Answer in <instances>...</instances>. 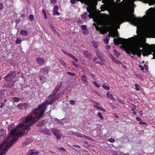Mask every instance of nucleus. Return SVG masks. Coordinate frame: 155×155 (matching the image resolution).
<instances>
[{
    "mask_svg": "<svg viewBox=\"0 0 155 155\" xmlns=\"http://www.w3.org/2000/svg\"><path fill=\"white\" fill-rule=\"evenodd\" d=\"M46 105L45 103L39 105L27 116L21 118L20 121L22 123L10 131L7 139L2 143L5 147L9 148L18 140V136H22L27 134L30 130L31 126L43 116L46 111Z\"/></svg>",
    "mask_w": 155,
    "mask_h": 155,
    "instance_id": "f257e3e1",
    "label": "nucleus"
},
{
    "mask_svg": "<svg viewBox=\"0 0 155 155\" xmlns=\"http://www.w3.org/2000/svg\"><path fill=\"white\" fill-rule=\"evenodd\" d=\"M143 47V45L140 43H136L132 46L127 51L128 54H132L133 55L137 54L139 57H140L141 53L144 56L151 54L153 52V58L155 59V45H148L143 48V50L140 48Z\"/></svg>",
    "mask_w": 155,
    "mask_h": 155,
    "instance_id": "f03ea898",
    "label": "nucleus"
},
{
    "mask_svg": "<svg viewBox=\"0 0 155 155\" xmlns=\"http://www.w3.org/2000/svg\"><path fill=\"white\" fill-rule=\"evenodd\" d=\"M127 21L133 24L139 25L142 22L141 18L136 17L133 14H125L123 15L120 16L116 18L115 22L117 24H120L123 21Z\"/></svg>",
    "mask_w": 155,
    "mask_h": 155,
    "instance_id": "7ed1b4c3",
    "label": "nucleus"
},
{
    "mask_svg": "<svg viewBox=\"0 0 155 155\" xmlns=\"http://www.w3.org/2000/svg\"><path fill=\"white\" fill-rule=\"evenodd\" d=\"M108 36L110 37H114V35L117 36V38H114V43L115 45H118L119 44L124 45L126 43L127 40L129 41L130 42L133 41V39L134 37H133L131 38H129L127 39L120 38L118 37L117 32H112L108 34Z\"/></svg>",
    "mask_w": 155,
    "mask_h": 155,
    "instance_id": "20e7f679",
    "label": "nucleus"
},
{
    "mask_svg": "<svg viewBox=\"0 0 155 155\" xmlns=\"http://www.w3.org/2000/svg\"><path fill=\"white\" fill-rule=\"evenodd\" d=\"M16 75V71H11L6 76H5L4 78L5 81H10L14 79Z\"/></svg>",
    "mask_w": 155,
    "mask_h": 155,
    "instance_id": "39448f33",
    "label": "nucleus"
},
{
    "mask_svg": "<svg viewBox=\"0 0 155 155\" xmlns=\"http://www.w3.org/2000/svg\"><path fill=\"white\" fill-rule=\"evenodd\" d=\"M59 94H58L54 97H55L54 98H51V97H49V98L48 97V98L51 99V100L50 101H48L47 100H46L42 104L44 103H46V108H45V109H46V110L47 107V104H48L51 105V104H52V103H53V101H54V100H56L58 99V98H59Z\"/></svg>",
    "mask_w": 155,
    "mask_h": 155,
    "instance_id": "423d86ee",
    "label": "nucleus"
},
{
    "mask_svg": "<svg viewBox=\"0 0 155 155\" xmlns=\"http://www.w3.org/2000/svg\"><path fill=\"white\" fill-rule=\"evenodd\" d=\"M9 148L7 147H5L3 144L2 143L0 145V155H5L6 152L8 150Z\"/></svg>",
    "mask_w": 155,
    "mask_h": 155,
    "instance_id": "0eeeda50",
    "label": "nucleus"
},
{
    "mask_svg": "<svg viewBox=\"0 0 155 155\" xmlns=\"http://www.w3.org/2000/svg\"><path fill=\"white\" fill-rule=\"evenodd\" d=\"M29 106L28 103H21L18 104L17 106L18 108L20 109H26L28 108Z\"/></svg>",
    "mask_w": 155,
    "mask_h": 155,
    "instance_id": "6e6552de",
    "label": "nucleus"
},
{
    "mask_svg": "<svg viewBox=\"0 0 155 155\" xmlns=\"http://www.w3.org/2000/svg\"><path fill=\"white\" fill-rule=\"evenodd\" d=\"M62 51L64 54L68 55L73 60H74L76 62H78V60L73 55L70 53H68L67 52L65 51L64 50H62Z\"/></svg>",
    "mask_w": 155,
    "mask_h": 155,
    "instance_id": "1a4fd4ad",
    "label": "nucleus"
},
{
    "mask_svg": "<svg viewBox=\"0 0 155 155\" xmlns=\"http://www.w3.org/2000/svg\"><path fill=\"white\" fill-rule=\"evenodd\" d=\"M60 87V86H57L56 87L54 90L53 91L52 93L50 95L49 97H53L55 96L56 94V93L58 92V91L59 90Z\"/></svg>",
    "mask_w": 155,
    "mask_h": 155,
    "instance_id": "9d476101",
    "label": "nucleus"
},
{
    "mask_svg": "<svg viewBox=\"0 0 155 155\" xmlns=\"http://www.w3.org/2000/svg\"><path fill=\"white\" fill-rule=\"evenodd\" d=\"M83 55L87 58H91L92 56L91 54L89 53L87 50H84L83 53Z\"/></svg>",
    "mask_w": 155,
    "mask_h": 155,
    "instance_id": "9b49d317",
    "label": "nucleus"
},
{
    "mask_svg": "<svg viewBox=\"0 0 155 155\" xmlns=\"http://www.w3.org/2000/svg\"><path fill=\"white\" fill-rule=\"evenodd\" d=\"M81 78L83 84L86 85H87L88 84V83L87 81V79L86 76L84 75H82L81 76Z\"/></svg>",
    "mask_w": 155,
    "mask_h": 155,
    "instance_id": "f8f14e48",
    "label": "nucleus"
},
{
    "mask_svg": "<svg viewBox=\"0 0 155 155\" xmlns=\"http://www.w3.org/2000/svg\"><path fill=\"white\" fill-rule=\"evenodd\" d=\"M6 131L2 128L0 129V138H3L6 135Z\"/></svg>",
    "mask_w": 155,
    "mask_h": 155,
    "instance_id": "ddd939ff",
    "label": "nucleus"
},
{
    "mask_svg": "<svg viewBox=\"0 0 155 155\" xmlns=\"http://www.w3.org/2000/svg\"><path fill=\"white\" fill-rule=\"evenodd\" d=\"M21 84L19 83H15L13 85V88L15 90L21 88Z\"/></svg>",
    "mask_w": 155,
    "mask_h": 155,
    "instance_id": "4468645a",
    "label": "nucleus"
},
{
    "mask_svg": "<svg viewBox=\"0 0 155 155\" xmlns=\"http://www.w3.org/2000/svg\"><path fill=\"white\" fill-rule=\"evenodd\" d=\"M36 61L38 64L40 65L42 64L45 62L44 59L41 58H37Z\"/></svg>",
    "mask_w": 155,
    "mask_h": 155,
    "instance_id": "2eb2a0df",
    "label": "nucleus"
},
{
    "mask_svg": "<svg viewBox=\"0 0 155 155\" xmlns=\"http://www.w3.org/2000/svg\"><path fill=\"white\" fill-rule=\"evenodd\" d=\"M34 150H30L28 151L29 155H38L39 153L38 151H34Z\"/></svg>",
    "mask_w": 155,
    "mask_h": 155,
    "instance_id": "dca6fc26",
    "label": "nucleus"
},
{
    "mask_svg": "<svg viewBox=\"0 0 155 155\" xmlns=\"http://www.w3.org/2000/svg\"><path fill=\"white\" fill-rule=\"evenodd\" d=\"M51 131L55 136L58 135V134H60L59 130L55 128H52Z\"/></svg>",
    "mask_w": 155,
    "mask_h": 155,
    "instance_id": "f3484780",
    "label": "nucleus"
},
{
    "mask_svg": "<svg viewBox=\"0 0 155 155\" xmlns=\"http://www.w3.org/2000/svg\"><path fill=\"white\" fill-rule=\"evenodd\" d=\"M93 104L94 105V107L95 108L97 109H100V104L98 102L94 101L93 103Z\"/></svg>",
    "mask_w": 155,
    "mask_h": 155,
    "instance_id": "a211bd4d",
    "label": "nucleus"
},
{
    "mask_svg": "<svg viewBox=\"0 0 155 155\" xmlns=\"http://www.w3.org/2000/svg\"><path fill=\"white\" fill-rule=\"evenodd\" d=\"M20 34L23 36H26L28 33V31L25 30H21L20 32Z\"/></svg>",
    "mask_w": 155,
    "mask_h": 155,
    "instance_id": "6ab92c4d",
    "label": "nucleus"
},
{
    "mask_svg": "<svg viewBox=\"0 0 155 155\" xmlns=\"http://www.w3.org/2000/svg\"><path fill=\"white\" fill-rule=\"evenodd\" d=\"M106 94L108 98L113 100L114 101H115V98L114 97L113 95L110 94L109 92H107Z\"/></svg>",
    "mask_w": 155,
    "mask_h": 155,
    "instance_id": "aec40b11",
    "label": "nucleus"
},
{
    "mask_svg": "<svg viewBox=\"0 0 155 155\" xmlns=\"http://www.w3.org/2000/svg\"><path fill=\"white\" fill-rule=\"evenodd\" d=\"M5 90L0 91V99H2L5 97Z\"/></svg>",
    "mask_w": 155,
    "mask_h": 155,
    "instance_id": "412c9836",
    "label": "nucleus"
},
{
    "mask_svg": "<svg viewBox=\"0 0 155 155\" xmlns=\"http://www.w3.org/2000/svg\"><path fill=\"white\" fill-rule=\"evenodd\" d=\"M30 140L29 139H26L24 141L23 144L25 145H28L30 143Z\"/></svg>",
    "mask_w": 155,
    "mask_h": 155,
    "instance_id": "4be33fe9",
    "label": "nucleus"
},
{
    "mask_svg": "<svg viewBox=\"0 0 155 155\" xmlns=\"http://www.w3.org/2000/svg\"><path fill=\"white\" fill-rule=\"evenodd\" d=\"M12 99H13V102H18L20 100V98L18 97H13L12 98Z\"/></svg>",
    "mask_w": 155,
    "mask_h": 155,
    "instance_id": "5701e85b",
    "label": "nucleus"
},
{
    "mask_svg": "<svg viewBox=\"0 0 155 155\" xmlns=\"http://www.w3.org/2000/svg\"><path fill=\"white\" fill-rule=\"evenodd\" d=\"M42 71L44 73L47 74L48 71V68L47 67L43 68L42 69Z\"/></svg>",
    "mask_w": 155,
    "mask_h": 155,
    "instance_id": "b1692460",
    "label": "nucleus"
},
{
    "mask_svg": "<svg viewBox=\"0 0 155 155\" xmlns=\"http://www.w3.org/2000/svg\"><path fill=\"white\" fill-rule=\"evenodd\" d=\"M92 46L94 47L95 48H97V43L94 41H92L91 42Z\"/></svg>",
    "mask_w": 155,
    "mask_h": 155,
    "instance_id": "393cba45",
    "label": "nucleus"
},
{
    "mask_svg": "<svg viewBox=\"0 0 155 155\" xmlns=\"http://www.w3.org/2000/svg\"><path fill=\"white\" fill-rule=\"evenodd\" d=\"M96 56L97 57H100V56H102V53H101V51L98 50H96Z\"/></svg>",
    "mask_w": 155,
    "mask_h": 155,
    "instance_id": "a878e982",
    "label": "nucleus"
},
{
    "mask_svg": "<svg viewBox=\"0 0 155 155\" xmlns=\"http://www.w3.org/2000/svg\"><path fill=\"white\" fill-rule=\"evenodd\" d=\"M59 62L61 63V65L64 67H66L67 64L65 61H63L62 60L60 59L59 60Z\"/></svg>",
    "mask_w": 155,
    "mask_h": 155,
    "instance_id": "bb28decb",
    "label": "nucleus"
},
{
    "mask_svg": "<svg viewBox=\"0 0 155 155\" xmlns=\"http://www.w3.org/2000/svg\"><path fill=\"white\" fill-rule=\"evenodd\" d=\"M73 135H75L77 137H82L83 136V134L78 133L74 132L73 133Z\"/></svg>",
    "mask_w": 155,
    "mask_h": 155,
    "instance_id": "cd10ccee",
    "label": "nucleus"
},
{
    "mask_svg": "<svg viewBox=\"0 0 155 155\" xmlns=\"http://www.w3.org/2000/svg\"><path fill=\"white\" fill-rule=\"evenodd\" d=\"M82 33L84 35H87L89 33L87 28L82 30Z\"/></svg>",
    "mask_w": 155,
    "mask_h": 155,
    "instance_id": "c85d7f7f",
    "label": "nucleus"
},
{
    "mask_svg": "<svg viewBox=\"0 0 155 155\" xmlns=\"http://www.w3.org/2000/svg\"><path fill=\"white\" fill-rule=\"evenodd\" d=\"M45 124V121L44 120H42L40 121L38 124V126H44Z\"/></svg>",
    "mask_w": 155,
    "mask_h": 155,
    "instance_id": "c756f323",
    "label": "nucleus"
},
{
    "mask_svg": "<svg viewBox=\"0 0 155 155\" xmlns=\"http://www.w3.org/2000/svg\"><path fill=\"white\" fill-rule=\"evenodd\" d=\"M15 126L14 124H9L8 126V129L9 130H12V129L14 128Z\"/></svg>",
    "mask_w": 155,
    "mask_h": 155,
    "instance_id": "7c9ffc66",
    "label": "nucleus"
},
{
    "mask_svg": "<svg viewBox=\"0 0 155 155\" xmlns=\"http://www.w3.org/2000/svg\"><path fill=\"white\" fill-rule=\"evenodd\" d=\"M21 42V40L20 38H17L15 41V43L17 44H20Z\"/></svg>",
    "mask_w": 155,
    "mask_h": 155,
    "instance_id": "2f4dec72",
    "label": "nucleus"
},
{
    "mask_svg": "<svg viewBox=\"0 0 155 155\" xmlns=\"http://www.w3.org/2000/svg\"><path fill=\"white\" fill-rule=\"evenodd\" d=\"M42 13L44 16V18L45 19H47V16L46 15V12L44 9L42 10Z\"/></svg>",
    "mask_w": 155,
    "mask_h": 155,
    "instance_id": "473e14b6",
    "label": "nucleus"
},
{
    "mask_svg": "<svg viewBox=\"0 0 155 155\" xmlns=\"http://www.w3.org/2000/svg\"><path fill=\"white\" fill-rule=\"evenodd\" d=\"M102 87L104 88L106 90H109L110 89V88L109 87L106 86L104 84L102 85Z\"/></svg>",
    "mask_w": 155,
    "mask_h": 155,
    "instance_id": "72a5a7b5",
    "label": "nucleus"
},
{
    "mask_svg": "<svg viewBox=\"0 0 155 155\" xmlns=\"http://www.w3.org/2000/svg\"><path fill=\"white\" fill-rule=\"evenodd\" d=\"M71 63L73 65L75 68H78L79 67L78 65L74 61H71Z\"/></svg>",
    "mask_w": 155,
    "mask_h": 155,
    "instance_id": "f704fd0d",
    "label": "nucleus"
},
{
    "mask_svg": "<svg viewBox=\"0 0 155 155\" xmlns=\"http://www.w3.org/2000/svg\"><path fill=\"white\" fill-rule=\"evenodd\" d=\"M54 15H60V13L58 11L54 12H53Z\"/></svg>",
    "mask_w": 155,
    "mask_h": 155,
    "instance_id": "c9c22d12",
    "label": "nucleus"
},
{
    "mask_svg": "<svg viewBox=\"0 0 155 155\" xmlns=\"http://www.w3.org/2000/svg\"><path fill=\"white\" fill-rule=\"evenodd\" d=\"M87 13L85 12L84 15H81V17L85 19L86 18Z\"/></svg>",
    "mask_w": 155,
    "mask_h": 155,
    "instance_id": "e433bc0d",
    "label": "nucleus"
},
{
    "mask_svg": "<svg viewBox=\"0 0 155 155\" xmlns=\"http://www.w3.org/2000/svg\"><path fill=\"white\" fill-rule=\"evenodd\" d=\"M113 61L114 63L117 64H122L121 62L120 61L118 60H117L116 59Z\"/></svg>",
    "mask_w": 155,
    "mask_h": 155,
    "instance_id": "4c0bfd02",
    "label": "nucleus"
},
{
    "mask_svg": "<svg viewBox=\"0 0 155 155\" xmlns=\"http://www.w3.org/2000/svg\"><path fill=\"white\" fill-rule=\"evenodd\" d=\"M58 5H55V6L53 8V12L58 11Z\"/></svg>",
    "mask_w": 155,
    "mask_h": 155,
    "instance_id": "58836bf2",
    "label": "nucleus"
},
{
    "mask_svg": "<svg viewBox=\"0 0 155 155\" xmlns=\"http://www.w3.org/2000/svg\"><path fill=\"white\" fill-rule=\"evenodd\" d=\"M29 18L31 21H33L34 18L33 15H29Z\"/></svg>",
    "mask_w": 155,
    "mask_h": 155,
    "instance_id": "ea45409f",
    "label": "nucleus"
},
{
    "mask_svg": "<svg viewBox=\"0 0 155 155\" xmlns=\"http://www.w3.org/2000/svg\"><path fill=\"white\" fill-rule=\"evenodd\" d=\"M135 89L137 91H139L140 90V88L138 86V85L137 84H135Z\"/></svg>",
    "mask_w": 155,
    "mask_h": 155,
    "instance_id": "a19ab883",
    "label": "nucleus"
},
{
    "mask_svg": "<svg viewBox=\"0 0 155 155\" xmlns=\"http://www.w3.org/2000/svg\"><path fill=\"white\" fill-rule=\"evenodd\" d=\"M97 115L98 116V117L101 118V119L103 120L104 119V117L102 116V115L101 113L98 112L97 113Z\"/></svg>",
    "mask_w": 155,
    "mask_h": 155,
    "instance_id": "79ce46f5",
    "label": "nucleus"
},
{
    "mask_svg": "<svg viewBox=\"0 0 155 155\" xmlns=\"http://www.w3.org/2000/svg\"><path fill=\"white\" fill-rule=\"evenodd\" d=\"M82 137H84L86 139H88L90 140H92V138H90L89 137L83 134Z\"/></svg>",
    "mask_w": 155,
    "mask_h": 155,
    "instance_id": "37998d69",
    "label": "nucleus"
},
{
    "mask_svg": "<svg viewBox=\"0 0 155 155\" xmlns=\"http://www.w3.org/2000/svg\"><path fill=\"white\" fill-rule=\"evenodd\" d=\"M114 53L116 55L117 57H118L120 55L119 53L116 50H114Z\"/></svg>",
    "mask_w": 155,
    "mask_h": 155,
    "instance_id": "c03bdc74",
    "label": "nucleus"
},
{
    "mask_svg": "<svg viewBox=\"0 0 155 155\" xmlns=\"http://www.w3.org/2000/svg\"><path fill=\"white\" fill-rule=\"evenodd\" d=\"M56 139L57 140H58L61 138V135H60V134H58V135L56 136Z\"/></svg>",
    "mask_w": 155,
    "mask_h": 155,
    "instance_id": "a18cd8bd",
    "label": "nucleus"
},
{
    "mask_svg": "<svg viewBox=\"0 0 155 155\" xmlns=\"http://www.w3.org/2000/svg\"><path fill=\"white\" fill-rule=\"evenodd\" d=\"M139 124L142 125H145L146 126L147 125V124L146 123L144 122H140L139 123Z\"/></svg>",
    "mask_w": 155,
    "mask_h": 155,
    "instance_id": "49530a36",
    "label": "nucleus"
},
{
    "mask_svg": "<svg viewBox=\"0 0 155 155\" xmlns=\"http://www.w3.org/2000/svg\"><path fill=\"white\" fill-rule=\"evenodd\" d=\"M92 83L94 84V85L97 87H99L100 86L96 82L92 81Z\"/></svg>",
    "mask_w": 155,
    "mask_h": 155,
    "instance_id": "de8ad7c7",
    "label": "nucleus"
},
{
    "mask_svg": "<svg viewBox=\"0 0 155 155\" xmlns=\"http://www.w3.org/2000/svg\"><path fill=\"white\" fill-rule=\"evenodd\" d=\"M109 39L108 38H104V41L105 42V43L106 44H107L109 43Z\"/></svg>",
    "mask_w": 155,
    "mask_h": 155,
    "instance_id": "09e8293b",
    "label": "nucleus"
},
{
    "mask_svg": "<svg viewBox=\"0 0 155 155\" xmlns=\"http://www.w3.org/2000/svg\"><path fill=\"white\" fill-rule=\"evenodd\" d=\"M108 141L110 142L113 143V142H115V140L114 139H113V138H111L108 139Z\"/></svg>",
    "mask_w": 155,
    "mask_h": 155,
    "instance_id": "8fccbe9b",
    "label": "nucleus"
},
{
    "mask_svg": "<svg viewBox=\"0 0 155 155\" xmlns=\"http://www.w3.org/2000/svg\"><path fill=\"white\" fill-rule=\"evenodd\" d=\"M54 121H56L58 124H62V123L60 120L57 118H55L54 119Z\"/></svg>",
    "mask_w": 155,
    "mask_h": 155,
    "instance_id": "3c124183",
    "label": "nucleus"
},
{
    "mask_svg": "<svg viewBox=\"0 0 155 155\" xmlns=\"http://www.w3.org/2000/svg\"><path fill=\"white\" fill-rule=\"evenodd\" d=\"M80 27L81 28L82 30L85 29H87V26L86 25H81Z\"/></svg>",
    "mask_w": 155,
    "mask_h": 155,
    "instance_id": "603ef678",
    "label": "nucleus"
},
{
    "mask_svg": "<svg viewBox=\"0 0 155 155\" xmlns=\"http://www.w3.org/2000/svg\"><path fill=\"white\" fill-rule=\"evenodd\" d=\"M50 27L51 28V30H54V27L53 26L52 24H50L49 25Z\"/></svg>",
    "mask_w": 155,
    "mask_h": 155,
    "instance_id": "864d4df0",
    "label": "nucleus"
},
{
    "mask_svg": "<svg viewBox=\"0 0 155 155\" xmlns=\"http://www.w3.org/2000/svg\"><path fill=\"white\" fill-rule=\"evenodd\" d=\"M90 74L91 75L92 79L93 80H94L95 79L96 76L93 74H92V73H91Z\"/></svg>",
    "mask_w": 155,
    "mask_h": 155,
    "instance_id": "5fc2aeb1",
    "label": "nucleus"
},
{
    "mask_svg": "<svg viewBox=\"0 0 155 155\" xmlns=\"http://www.w3.org/2000/svg\"><path fill=\"white\" fill-rule=\"evenodd\" d=\"M144 68H145L146 70V71H147L148 69V66L147 64H145L144 65Z\"/></svg>",
    "mask_w": 155,
    "mask_h": 155,
    "instance_id": "6e6d98bb",
    "label": "nucleus"
},
{
    "mask_svg": "<svg viewBox=\"0 0 155 155\" xmlns=\"http://www.w3.org/2000/svg\"><path fill=\"white\" fill-rule=\"evenodd\" d=\"M67 74L69 75H70L71 76H74L75 74L74 73H71L70 71H68L67 72Z\"/></svg>",
    "mask_w": 155,
    "mask_h": 155,
    "instance_id": "4d7b16f0",
    "label": "nucleus"
},
{
    "mask_svg": "<svg viewBox=\"0 0 155 155\" xmlns=\"http://www.w3.org/2000/svg\"><path fill=\"white\" fill-rule=\"evenodd\" d=\"M69 103L71 105H74L75 104V102L73 100H71L69 101Z\"/></svg>",
    "mask_w": 155,
    "mask_h": 155,
    "instance_id": "13d9d810",
    "label": "nucleus"
},
{
    "mask_svg": "<svg viewBox=\"0 0 155 155\" xmlns=\"http://www.w3.org/2000/svg\"><path fill=\"white\" fill-rule=\"evenodd\" d=\"M110 58L114 61L116 59L111 54H110Z\"/></svg>",
    "mask_w": 155,
    "mask_h": 155,
    "instance_id": "bf43d9fd",
    "label": "nucleus"
},
{
    "mask_svg": "<svg viewBox=\"0 0 155 155\" xmlns=\"http://www.w3.org/2000/svg\"><path fill=\"white\" fill-rule=\"evenodd\" d=\"M52 31L53 32L54 34L55 35H59V34H58L56 31V30L54 29V30H53V31Z\"/></svg>",
    "mask_w": 155,
    "mask_h": 155,
    "instance_id": "052dcab7",
    "label": "nucleus"
},
{
    "mask_svg": "<svg viewBox=\"0 0 155 155\" xmlns=\"http://www.w3.org/2000/svg\"><path fill=\"white\" fill-rule=\"evenodd\" d=\"M4 105V106H7V105H5V104L4 103H0V108H2L3 107V105Z\"/></svg>",
    "mask_w": 155,
    "mask_h": 155,
    "instance_id": "680f3d73",
    "label": "nucleus"
},
{
    "mask_svg": "<svg viewBox=\"0 0 155 155\" xmlns=\"http://www.w3.org/2000/svg\"><path fill=\"white\" fill-rule=\"evenodd\" d=\"M95 64H98L101 65H103V64L100 61H97L96 62Z\"/></svg>",
    "mask_w": 155,
    "mask_h": 155,
    "instance_id": "e2e57ef3",
    "label": "nucleus"
},
{
    "mask_svg": "<svg viewBox=\"0 0 155 155\" xmlns=\"http://www.w3.org/2000/svg\"><path fill=\"white\" fill-rule=\"evenodd\" d=\"M58 149L59 150H61L63 151H66V149L64 148H63V147H62L61 148H58Z\"/></svg>",
    "mask_w": 155,
    "mask_h": 155,
    "instance_id": "0e129e2a",
    "label": "nucleus"
},
{
    "mask_svg": "<svg viewBox=\"0 0 155 155\" xmlns=\"http://www.w3.org/2000/svg\"><path fill=\"white\" fill-rule=\"evenodd\" d=\"M110 107L113 110H114L116 109V107L114 106L113 105L111 104L110 105Z\"/></svg>",
    "mask_w": 155,
    "mask_h": 155,
    "instance_id": "69168bd1",
    "label": "nucleus"
},
{
    "mask_svg": "<svg viewBox=\"0 0 155 155\" xmlns=\"http://www.w3.org/2000/svg\"><path fill=\"white\" fill-rule=\"evenodd\" d=\"M136 119L137 121H140L141 120V119L140 118L138 117H136Z\"/></svg>",
    "mask_w": 155,
    "mask_h": 155,
    "instance_id": "338daca9",
    "label": "nucleus"
},
{
    "mask_svg": "<svg viewBox=\"0 0 155 155\" xmlns=\"http://www.w3.org/2000/svg\"><path fill=\"white\" fill-rule=\"evenodd\" d=\"M139 67L140 68V70H144V68L142 66H141V65H140L139 66Z\"/></svg>",
    "mask_w": 155,
    "mask_h": 155,
    "instance_id": "774afa93",
    "label": "nucleus"
}]
</instances>
